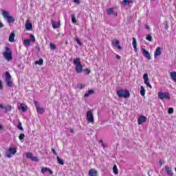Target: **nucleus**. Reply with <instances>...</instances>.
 <instances>
[{"mask_svg":"<svg viewBox=\"0 0 176 176\" xmlns=\"http://www.w3.org/2000/svg\"><path fill=\"white\" fill-rule=\"evenodd\" d=\"M5 50L6 51L3 52V56L6 60L8 61L13 60V52H12V50L9 48V47H6Z\"/></svg>","mask_w":176,"mask_h":176,"instance_id":"1","label":"nucleus"},{"mask_svg":"<svg viewBox=\"0 0 176 176\" xmlns=\"http://www.w3.org/2000/svg\"><path fill=\"white\" fill-rule=\"evenodd\" d=\"M74 65H76V74H82V72H83V65H82V62H80V58L74 59Z\"/></svg>","mask_w":176,"mask_h":176,"instance_id":"2","label":"nucleus"},{"mask_svg":"<svg viewBox=\"0 0 176 176\" xmlns=\"http://www.w3.org/2000/svg\"><path fill=\"white\" fill-rule=\"evenodd\" d=\"M117 95L119 98H129L130 97V91L127 89L117 90Z\"/></svg>","mask_w":176,"mask_h":176,"instance_id":"3","label":"nucleus"},{"mask_svg":"<svg viewBox=\"0 0 176 176\" xmlns=\"http://www.w3.org/2000/svg\"><path fill=\"white\" fill-rule=\"evenodd\" d=\"M93 109H89L87 111V120L89 123H94V116L93 115Z\"/></svg>","mask_w":176,"mask_h":176,"instance_id":"4","label":"nucleus"},{"mask_svg":"<svg viewBox=\"0 0 176 176\" xmlns=\"http://www.w3.org/2000/svg\"><path fill=\"white\" fill-rule=\"evenodd\" d=\"M2 15L5 19H8V23H14V18L10 16V14H9V12L5 11V10L2 11Z\"/></svg>","mask_w":176,"mask_h":176,"instance_id":"5","label":"nucleus"},{"mask_svg":"<svg viewBox=\"0 0 176 176\" xmlns=\"http://www.w3.org/2000/svg\"><path fill=\"white\" fill-rule=\"evenodd\" d=\"M34 104L36 107L37 113H39L40 115L45 113V109L43 107H41V104L38 101L34 100Z\"/></svg>","mask_w":176,"mask_h":176,"instance_id":"6","label":"nucleus"},{"mask_svg":"<svg viewBox=\"0 0 176 176\" xmlns=\"http://www.w3.org/2000/svg\"><path fill=\"white\" fill-rule=\"evenodd\" d=\"M158 98L160 100H170V93L169 92H158Z\"/></svg>","mask_w":176,"mask_h":176,"instance_id":"7","label":"nucleus"},{"mask_svg":"<svg viewBox=\"0 0 176 176\" xmlns=\"http://www.w3.org/2000/svg\"><path fill=\"white\" fill-rule=\"evenodd\" d=\"M17 153V148H9L8 151L6 152L7 155V157L10 158L12 157V155H16Z\"/></svg>","mask_w":176,"mask_h":176,"instance_id":"8","label":"nucleus"},{"mask_svg":"<svg viewBox=\"0 0 176 176\" xmlns=\"http://www.w3.org/2000/svg\"><path fill=\"white\" fill-rule=\"evenodd\" d=\"M143 79L147 87H150V89H152V85H151V83H149V77L148 76V73H145L144 74Z\"/></svg>","mask_w":176,"mask_h":176,"instance_id":"9","label":"nucleus"},{"mask_svg":"<svg viewBox=\"0 0 176 176\" xmlns=\"http://www.w3.org/2000/svg\"><path fill=\"white\" fill-rule=\"evenodd\" d=\"M115 8H110L107 10V14L108 16H111V14H113V16H115V17L118 16V12H115Z\"/></svg>","mask_w":176,"mask_h":176,"instance_id":"10","label":"nucleus"},{"mask_svg":"<svg viewBox=\"0 0 176 176\" xmlns=\"http://www.w3.org/2000/svg\"><path fill=\"white\" fill-rule=\"evenodd\" d=\"M142 53L147 60H151V54L145 48H142Z\"/></svg>","mask_w":176,"mask_h":176,"instance_id":"11","label":"nucleus"},{"mask_svg":"<svg viewBox=\"0 0 176 176\" xmlns=\"http://www.w3.org/2000/svg\"><path fill=\"white\" fill-rule=\"evenodd\" d=\"M145 122H146V117L144 116H140L139 118L138 119V124L139 125L142 124V123H145Z\"/></svg>","mask_w":176,"mask_h":176,"instance_id":"12","label":"nucleus"},{"mask_svg":"<svg viewBox=\"0 0 176 176\" xmlns=\"http://www.w3.org/2000/svg\"><path fill=\"white\" fill-rule=\"evenodd\" d=\"M88 174L89 176H98V172L94 168L89 170Z\"/></svg>","mask_w":176,"mask_h":176,"instance_id":"13","label":"nucleus"},{"mask_svg":"<svg viewBox=\"0 0 176 176\" xmlns=\"http://www.w3.org/2000/svg\"><path fill=\"white\" fill-rule=\"evenodd\" d=\"M162 54V48L160 47H157L154 53V57H157V56H160Z\"/></svg>","mask_w":176,"mask_h":176,"instance_id":"14","label":"nucleus"},{"mask_svg":"<svg viewBox=\"0 0 176 176\" xmlns=\"http://www.w3.org/2000/svg\"><path fill=\"white\" fill-rule=\"evenodd\" d=\"M60 25H61V23H60V21H58V22L53 21L52 22V28L54 30H56V28H60Z\"/></svg>","mask_w":176,"mask_h":176,"instance_id":"15","label":"nucleus"},{"mask_svg":"<svg viewBox=\"0 0 176 176\" xmlns=\"http://www.w3.org/2000/svg\"><path fill=\"white\" fill-rule=\"evenodd\" d=\"M25 27L28 31H31V30H32V23L27 22L25 25Z\"/></svg>","mask_w":176,"mask_h":176,"instance_id":"16","label":"nucleus"},{"mask_svg":"<svg viewBox=\"0 0 176 176\" xmlns=\"http://www.w3.org/2000/svg\"><path fill=\"white\" fill-rule=\"evenodd\" d=\"M113 46H116L117 49L122 50V46H120V42H119V41L118 40L113 43Z\"/></svg>","mask_w":176,"mask_h":176,"instance_id":"17","label":"nucleus"},{"mask_svg":"<svg viewBox=\"0 0 176 176\" xmlns=\"http://www.w3.org/2000/svg\"><path fill=\"white\" fill-rule=\"evenodd\" d=\"M165 170L168 176H174L173 172H171V168L168 166H165Z\"/></svg>","mask_w":176,"mask_h":176,"instance_id":"18","label":"nucleus"},{"mask_svg":"<svg viewBox=\"0 0 176 176\" xmlns=\"http://www.w3.org/2000/svg\"><path fill=\"white\" fill-rule=\"evenodd\" d=\"M14 36H15L14 32H12L10 34V36L8 38L9 42H11V43L14 42Z\"/></svg>","mask_w":176,"mask_h":176,"instance_id":"19","label":"nucleus"},{"mask_svg":"<svg viewBox=\"0 0 176 176\" xmlns=\"http://www.w3.org/2000/svg\"><path fill=\"white\" fill-rule=\"evenodd\" d=\"M94 93V90L90 89L88 91V92L85 94L84 97H85V98H87V97H89V96H91V94H93Z\"/></svg>","mask_w":176,"mask_h":176,"instance_id":"20","label":"nucleus"},{"mask_svg":"<svg viewBox=\"0 0 176 176\" xmlns=\"http://www.w3.org/2000/svg\"><path fill=\"white\" fill-rule=\"evenodd\" d=\"M12 80V76L10 75V73L9 72H6V80Z\"/></svg>","mask_w":176,"mask_h":176,"instance_id":"21","label":"nucleus"},{"mask_svg":"<svg viewBox=\"0 0 176 176\" xmlns=\"http://www.w3.org/2000/svg\"><path fill=\"white\" fill-rule=\"evenodd\" d=\"M5 113H8V112H10L12 111V106L11 105H7L5 107Z\"/></svg>","mask_w":176,"mask_h":176,"instance_id":"22","label":"nucleus"},{"mask_svg":"<svg viewBox=\"0 0 176 176\" xmlns=\"http://www.w3.org/2000/svg\"><path fill=\"white\" fill-rule=\"evenodd\" d=\"M170 76L172 78V79L176 82V72H172L170 73Z\"/></svg>","mask_w":176,"mask_h":176,"instance_id":"23","label":"nucleus"},{"mask_svg":"<svg viewBox=\"0 0 176 176\" xmlns=\"http://www.w3.org/2000/svg\"><path fill=\"white\" fill-rule=\"evenodd\" d=\"M36 65H43V59L40 58L39 60L35 61Z\"/></svg>","mask_w":176,"mask_h":176,"instance_id":"24","label":"nucleus"},{"mask_svg":"<svg viewBox=\"0 0 176 176\" xmlns=\"http://www.w3.org/2000/svg\"><path fill=\"white\" fill-rule=\"evenodd\" d=\"M6 83L7 86H8V87H12V86H13V81H12L11 80H6Z\"/></svg>","mask_w":176,"mask_h":176,"instance_id":"25","label":"nucleus"},{"mask_svg":"<svg viewBox=\"0 0 176 176\" xmlns=\"http://www.w3.org/2000/svg\"><path fill=\"white\" fill-rule=\"evenodd\" d=\"M140 95L142 97H144V96H145V88L144 87V86L140 87Z\"/></svg>","mask_w":176,"mask_h":176,"instance_id":"26","label":"nucleus"},{"mask_svg":"<svg viewBox=\"0 0 176 176\" xmlns=\"http://www.w3.org/2000/svg\"><path fill=\"white\" fill-rule=\"evenodd\" d=\"M56 159H57V162H58V164H61L62 166L64 164V160L60 158L59 156H57Z\"/></svg>","mask_w":176,"mask_h":176,"instance_id":"27","label":"nucleus"},{"mask_svg":"<svg viewBox=\"0 0 176 176\" xmlns=\"http://www.w3.org/2000/svg\"><path fill=\"white\" fill-rule=\"evenodd\" d=\"M74 39L79 46H83V43L80 42V39L78 37H75Z\"/></svg>","mask_w":176,"mask_h":176,"instance_id":"28","label":"nucleus"},{"mask_svg":"<svg viewBox=\"0 0 176 176\" xmlns=\"http://www.w3.org/2000/svg\"><path fill=\"white\" fill-rule=\"evenodd\" d=\"M133 49L135 50L137 49V40L134 37L133 38Z\"/></svg>","mask_w":176,"mask_h":176,"instance_id":"29","label":"nucleus"},{"mask_svg":"<svg viewBox=\"0 0 176 176\" xmlns=\"http://www.w3.org/2000/svg\"><path fill=\"white\" fill-rule=\"evenodd\" d=\"M113 171L114 174H116V175L119 174V171L118 170V167L116 166V165L113 166Z\"/></svg>","mask_w":176,"mask_h":176,"instance_id":"30","label":"nucleus"},{"mask_svg":"<svg viewBox=\"0 0 176 176\" xmlns=\"http://www.w3.org/2000/svg\"><path fill=\"white\" fill-rule=\"evenodd\" d=\"M72 23H73V24H75V23H76V16L75 14H72Z\"/></svg>","mask_w":176,"mask_h":176,"instance_id":"31","label":"nucleus"},{"mask_svg":"<svg viewBox=\"0 0 176 176\" xmlns=\"http://www.w3.org/2000/svg\"><path fill=\"white\" fill-rule=\"evenodd\" d=\"M25 46H30L31 45V40L30 39H25L24 40Z\"/></svg>","mask_w":176,"mask_h":176,"instance_id":"32","label":"nucleus"},{"mask_svg":"<svg viewBox=\"0 0 176 176\" xmlns=\"http://www.w3.org/2000/svg\"><path fill=\"white\" fill-rule=\"evenodd\" d=\"M50 46L52 50H56V49H57V46H56L54 43H50Z\"/></svg>","mask_w":176,"mask_h":176,"instance_id":"33","label":"nucleus"},{"mask_svg":"<svg viewBox=\"0 0 176 176\" xmlns=\"http://www.w3.org/2000/svg\"><path fill=\"white\" fill-rule=\"evenodd\" d=\"M146 39V41H148V42H152V36L151 34H148Z\"/></svg>","mask_w":176,"mask_h":176,"instance_id":"34","label":"nucleus"},{"mask_svg":"<svg viewBox=\"0 0 176 176\" xmlns=\"http://www.w3.org/2000/svg\"><path fill=\"white\" fill-rule=\"evenodd\" d=\"M29 41H30V42H35V36L31 34Z\"/></svg>","mask_w":176,"mask_h":176,"instance_id":"35","label":"nucleus"},{"mask_svg":"<svg viewBox=\"0 0 176 176\" xmlns=\"http://www.w3.org/2000/svg\"><path fill=\"white\" fill-rule=\"evenodd\" d=\"M168 113L169 115H171L172 113H174V109L173 107H170L168 109Z\"/></svg>","mask_w":176,"mask_h":176,"instance_id":"36","label":"nucleus"},{"mask_svg":"<svg viewBox=\"0 0 176 176\" xmlns=\"http://www.w3.org/2000/svg\"><path fill=\"white\" fill-rule=\"evenodd\" d=\"M20 141H22V140H24L25 138V135L24 133H21L19 137Z\"/></svg>","mask_w":176,"mask_h":176,"instance_id":"37","label":"nucleus"},{"mask_svg":"<svg viewBox=\"0 0 176 176\" xmlns=\"http://www.w3.org/2000/svg\"><path fill=\"white\" fill-rule=\"evenodd\" d=\"M32 153H26V157H28V159H32Z\"/></svg>","mask_w":176,"mask_h":176,"instance_id":"38","label":"nucleus"},{"mask_svg":"<svg viewBox=\"0 0 176 176\" xmlns=\"http://www.w3.org/2000/svg\"><path fill=\"white\" fill-rule=\"evenodd\" d=\"M18 129L19 130H21V131H23V130H24V129L23 128L22 124L21 122H19L18 124Z\"/></svg>","mask_w":176,"mask_h":176,"instance_id":"39","label":"nucleus"},{"mask_svg":"<svg viewBox=\"0 0 176 176\" xmlns=\"http://www.w3.org/2000/svg\"><path fill=\"white\" fill-rule=\"evenodd\" d=\"M31 161L32 162H39V159H38V157H32Z\"/></svg>","mask_w":176,"mask_h":176,"instance_id":"40","label":"nucleus"},{"mask_svg":"<svg viewBox=\"0 0 176 176\" xmlns=\"http://www.w3.org/2000/svg\"><path fill=\"white\" fill-rule=\"evenodd\" d=\"M84 72H85V74H87V75H89L90 74V72H91V71L90 70V69H85Z\"/></svg>","mask_w":176,"mask_h":176,"instance_id":"41","label":"nucleus"},{"mask_svg":"<svg viewBox=\"0 0 176 176\" xmlns=\"http://www.w3.org/2000/svg\"><path fill=\"white\" fill-rule=\"evenodd\" d=\"M49 170V168H41V173L44 174V173H46Z\"/></svg>","mask_w":176,"mask_h":176,"instance_id":"42","label":"nucleus"},{"mask_svg":"<svg viewBox=\"0 0 176 176\" xmlns=\"http://www.w3.org/2000/svg\"><path fill=\"white\" fill-rule=\"evenodd\" d=\"M122 2L125 6H127L129 5V3H130V1L129 0H123Z\"/></svg>","mask_w":176,"mask_h":176,"instance_id":"43","label":"nucleus"},{"mask_svg":"<svg viewBox=\"0 0 176 176\" xmlns=\"http://www.w3.org/2000/svg\"><path fill=\"white\" fill-rule=\"evenodd\" d=\"M21 109H22V111H23V112H25V111H27V107H24V106H22L21 107Z\"/></svg>","mask_w":176,"mask_h":176,"instance_id":"44","label":"nucleus"},{"mask_svg":"<svg viewBox=\"0 0 176 176\" xmlns=\"http://www.w3.org/2000/svg\"><path fill=\"white\" fill-rule=\"evenodd\" d=\"M51 151H52V152L54 153L55 155H57V152L56 151V149H54V148H52L51 149Z\"/></svg>","mask_w":176,"mask_h":176,"instance_id":"45","label":"nucleus"},{"mask_svg":"<svg viewBox=\"0 0 176 176\" xmlns=\"http://www.w3.org/2000/svg\"><path fill=\"white\" fill-rule=\"evenodd\" d=\"M3 89V87L2 85V81L0 80V90H2Z\"/></svg>","mask_w":176,"mask_h":176,"instance_id":"46","label":"nucleus"},{"mask_svg":"<svg viewBox=\"0 0 176 176\" xmlns=\"http://www.w3.org/2000/svg\"><path fill=\"white\" fill-rule=\"evenodd\" d=\"M74 2L75 3H78V5H79V3H80V1H79V0H74Z\"/></svg>","mask_w":176,"mask_h":176,"instance_id":"47","label":"nucleus"},{"mask_svg":"<svg viewBox=\"0 0 176 176\" xmlns=\"http://www.w3.org/2000/svg\"><path fill=\"white\" fill-rule=\"evenodd\" d=\"M116 58H117L118 60H120V58H121L120 56H119L118 54H116Z\"/></svg>","mask_w":176,"mask_h":176,"instance_id":"48","label":"nucleus"},{"mask_svg":"<svg viewBox=\"0 0 176 176\" xmlns=\"http://www.w3.org/2000/svg\"><path fill=\"white\" fill-rule=\"evenodd\" d=\"M47 171L50 173V174H53V170H52L50 168H48Z\"/></svg>","mask_w":176,"mask_h":176,"instance_id":"49","label":"nucleus"},{"mask_svg":"<svg viewBox=\"0 0 176 176\" xmlns=\"http://www.w3.org/2000/svg\"><path fill=\"white\" fill-rule=\"evenodd\" d=\"M145 28L146 30H149L151 28L149 27V25H146Z\"/></svg>","mask_w":176,"mask_h":176,"instance_id":"50","label":"nucleus"},{"mask_svg":"<svg viewBox=\"0 0 176 176\" xmlns=\"http://www.w3.org/2000/svg\"><path fill=\"white\" fill-rule=\"evenodd\" d=\"M159 163L162 166L164 162H163V160H160Z\"/></svg>","mask_w":176,"mask_h":176,"instance_id":"51","label":"nucleus"},{"mask_svg":"<svg viewBox=\"0 0 176 176\" xmlns=\"http://www.w3.org/2000/svg\"><path fill=\"white\" fill-rule=\"evenodd\" d=\"M3 23H1L0 21V28H3Z\"/></svg>","mask_w":176,"mask_h":176,"instance_id":"52","label":"nucleus"},{"mask_svg":"<svg viewBox=\"0 0 176 176\" xmlns=\"http://www.w3.org/2000/svg\"><path fill=\"white\" fill-rule=\"evenodd\" d=\"M70 133H75V131H74V129H70Z\"/></svg>","mask_w":176,"mask_h":176,"instance_id":"53","label":"nucleus"},{"mask_svg":"<svg viewBox=\"0 0 176 176\" xmlns=\"http://www.w3.org/2000/svg\"><path fill=\"white\" fill-rule=\"evenodd\" d=\"M0 108L3 109V108H5V107L3 106V104H0Z\"/></svg>","mask_w":176,"mask_h":176,"instance_id":"54","label":"nucleus"},{"mask_svg":"<svg viewBox=\"0 0 176 176\" xmlns=\"http://www.w3.org/2000/svg\"><path fill=\"white\" fill-rule=\"evenodd\" d=\"M0 130H3V126L1 124H0Z\"/></svg>","mask_w":176,"mask_h":176,"instance_id":"55","label":"nucleus"},{"mask_svg":"<svg viewBox=\"0 0 176 176\" xmlns=\"http://www.w3.org/2000/svg\"><path fill=\"white\" fill-rule=\"evenodd\" d=\"M166 30H167V28H168V23H166Z\"/></svg>","mask_w":176,"mask_h":176,"instance_id":"56","label":"nucleus"},{"mask_svg":"<svg viewBox=\"0 0 176 176\" xmlns=\"http://www.w3.org/2000/svg\"><path fill=\"white\" fill-rule=\"evenodd\" d=\"M83 87H85V85H80V88L83 89Z\"/></svg>","mask_w":176,"mask_h":176,"instance_id":"57","label":"nucleus"},{"mask_svg":"<svg viewBox=\"0 0 176 176\" xmlns=\"http://www.w3.org/2000/svg\"><path fill=\"white\" fill-rule=\"evenodd\" d=\"M102 146L103 148H105V144H104V143H102Z\"/></svg>","mask_w":176,"mask_h":176,"instance_id":"58","label":"nucleus"},{"mask_svg":"<svg viewBox=\"0 0 176 176\" xmlns=\"http://www.w3.org/2000/svg\"><path fill=\"white\" fill-rule=\"evenodd\" d=\"M102 144H104V142L102 141V140H100V141Z\"/></svg>","mask_w":176,"mask_h":176,"instance_id":"59","label":"nucleus"},{"mask_svg":"<svg viewBox=\"0 0 176 176\" xmlns=\"http://www.w3.org/2000/svg\"><path fill=\"white\" fill-rule=\"evenodd\" d=\"M0 157H1V155H0Z\"/></svg>","mask_w":176,"mask_h":176,"instance_id":"60","label":"nucleus"}]
</instances>
